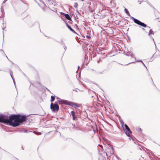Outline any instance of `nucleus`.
Segmentation results:
<instances>
[{
	"mask_svg": "<svg viewBox=\"0 0 160 160\" xmlns=\"http://www.w3.org/2000/svg\"><path fill=\"white\" fill-rule=\"evenodd\" d=\"M27 117L25 115H12L8 119V125L14 127L18 126L20 123L24 122L26 120Z\"/></svg>",
	"mask_w": 160,
	"mask_h": 160,
	"instance_id": "nucleus-1",
	"label": "nucleus"
},
{
	"mask_svg": "<svg viewBox=\"0 0 160 160\" xmlns=\"http://www.w3.org/2000/svg\"><path fill=\"white\" fill-rule=\"evenodd\" d=\"M56 99H59L58 100V102L60 104H64L66 105L71 106L74 108L78 107H79V106L78 104L75 102L66 100L60 99L58 97H57Z\"/></svg>",
	"mask_w": 160,
	"mask_h": 160,
	"instance_id": "nucleus-2",
	"label": "nucleus"
},
{
	"mask_svg": "<svg viewBox=\"0 0 160 160\" xmlns=\"http://www.w3.org/2000/svg\"><path fill=\"white\" fill-rule=\"evenodd\" d=\"M131 17V18H132V20H133V21L135 23H136L137 24H138L140 26H141L143 27H144V28L147 27V28H148V29L150 28V27L147 26L146 24H145L144 23L142 22H141L138 20L137 19L133 17Z\"/></svg>",
	"mask_w": 160,
	"mask_h": 160,
	"instance_id": "nucleus-3",
	"label": "nucleus"
},
{
	"mask_svg": "<svg viewBox=\"0 0 160 160\" xmlns=\"http://www.w3.org/2000/svg\"><path fill=\"white\" fill-rule=\"evenodd\" d=\"M6 116L1 114L0 115V122L8 125V119L6 118Z\"/></svg>",
	"mask_w": 160,
	"mask_h": 160,
	"instance_id": "nucleus-4",
	"label": "nucleus"
},
{
	"mask_svg": "<svg viewBox=\"0 0 160 160\" xmlns=\"http://www.w3.org/2000/svg\"><path fill=\"white\" fill-rule=\"evenodd\" d=\"M50 108L53 112H54L55 111H58L59 107L57 104L55 103L53 104L52 103L50 105Z\"/></svg>",
	"mask_w": 160,
	"mask_h": 160,
	"instance_id": "nucleus-5",
	"label": "nucleus"
},
{
	"mask_svg": "<svg viewBox=\"0 0 160 160\" xmlns=\"http://www.w3.org/2000/svg\"><path fill=\"white\" fill-rule=\"evenodd\" d=\"M124 126L126 129V131H125V132L128 136L129 137L130 134L132 133V132L127 124H125Z\"/></svg>",
	"mask_w": 160,
	"mask_h": 160,
	"instance_id": "nucleus-6",
	"label": "nucleus"
},
{
	"mask_svg": "<svg viewBox=\"0 0 160 160\" xmlns=\"http://www.w3.org/2000/svg\"><path fill=\"white\" fill-rule=\"evenodd\" d=\"M71 114L72 116V119L73 120H76L77 119L76 116L75 114V112L73 111H72L71 112Z\"/></svg>",
	"mask_w": 160,
	"mask_h": 160,
	"instance_id": "nucleus-7",
	"label": "nucleus"
},
{
	"mask_svg": "<svg viewBox=\"0 0 160 160\" xmlns=\"http://www.w3.org/2000/svg\"><path fill=\"white\" fill-rule=\"evenodd\" d=\"M64 22H65L66 25L67 26L68 28L69 29V30L71 31L72 32L74 33H75V31L70 27V26L65 21H64Z\"/></svg>",
	"mask_w": 160,
	"mask_h": 160,
	"instance_id": "nucleus-8",
	"label": "nucleus"
},
{
	"mask_svg": "<svg viewBox=\"0 0 160 160\" xmlns=\"http://www.w3.org/2000/svg\"><path fill=\"white\" fill-rule=\"evenodd\" d=\"M65 17L68 20L72 21V19L68 14H65Z\"/></svg>",
	"mask_w": 160,
	"mask_h": 160,
	"instance_id": "nucleus-9",
	"label": "nucleus"
},
{
	"mask_svg": "<svg viewBox=\"0 0 160 160\" xmlns=\"http://www.w3.org/2000/svg\"><path fill=\"white\" fill-rule=\"evenodd\" d=\"M124 11H125V12L127 14V15H128V16L130 17V15L129 12H128V10H127V9L126 8H125V9H124Z\"/></svg>",
	"mask_w": 160,
	"mask_h": 160,
	"instance_id": "nucleus-10",
	"label": "nucleus"
},
{
	"mask_svg": "<svg viewBox=\"0 0 160 160\" xmlns=\"http://www.w3.org/2000/svg\"><path fill=\"white\" fill-rule=\"evenodd\" d=\"M55 97L53 96H51V100H50V101L51 102H53L55 100Z\"/></svg>",
	"mask_w": 160,
	"mask_h": 160,
	"instance_id": "nucleus-11",
	"label": "nucleus"
},
{
	"mask_svg": "<svg viewBox=\"0 0 160 160\" xmlns=\"http://www.w3.org/2000/svg\"><path fill=\"white\" fill-rule=\"evenodd\" d=\"M153 32L151 29H150L149 30V32L148 35H150L151 34H153Z\"/></svg>",
	"mask_w": 160,
	"mask_h": 160,
	"instance_id": "nucleus-12",
	"label": "nucleus"
},
{
	"mask_svg": "<svg viewBox=\"0 0 160 160\" xmlns=\"http://www.w3.org/2000/svg\"><path fill=\"white\" fill-rule=\"evenodd\" d=\"M73 6L75 8H77L78 6V4L77 2H75L74 3Z\"/></svg>",
	"mask_w": 160,
	"mask_h": 160,
	"instance_id": "nucleus-13",
	"label": "nucleus"
},
{
	"mask_svg": "<svg viewBox=\"0 0 160 160\" xmlns=\"http://www.w3.org/2000/svg\"><path fill=\"white\" fill-rule=\"evenodd\" d=\"M136 62H142V63L144 65V66H145L146 68V67L145 66V65L144 63H143V62L142 61H141V60H138V61H137Z\"/></svg>",
	"mask_w": 160,
	"mask_h": 160,
	"instance_id": "nucleus-14",
	"label": "nucleus"
},
{
	"mask_svg": "<svg viewBox=\"0 0 160 160\" xmlns=\"http://www.w3.org/2000/svg\"><path fill=\"white\" fill-rule=\"evenodd\" d=\"M137 130L138 131H141L142 130L141 129V128H138L137 129Z\"/></svg>",
	"mask_w": 160,
	"mask_h": 160,
	"instance_id": "nucleus-15",
	"label": "nucleus"
},
{
	"mask_svg": "<svg viewBox=\"0 0 160 160\" xmlns=\"http://www.w3.org/2000/svg\"><path fill=\"white\" fill-rule=\"evenodd\" d=\"M86 38H87L89 39H90L91 38V37L89 36H86Z\"/></svg>",
	"mask_w": 160,
	"mask_h": 160,
	"instance_id": "nucleus-16",
	"label": "nucleus"
},
{
	"mask_svg": "<svg viewBox=\"0 0 160 160\" xmlns=\"http://www.w3.org/2000/svg\"><path fill=\"white\" fill-rule=\"evenodd\" d=\"M60 14H61V15H64L65 16V14H65V13L63 12H60Z\"/></svg>",
	"mask_w": 160,
	"mask_h": 160,
	"instance_id": "nucleus-17",
	"label": "nucleus"
},
{
	"mask_svg": "<svg viewBox=\"0 0 160 160\" xmlns=\"http://www.w3.org/2000/svg\"><path fill=\"white\" fill-rule=\"evenodd\" d=\"M10 75H11V77L12 78V79H13V82H14V84H15V81H14V80L13 79V78H12V75H11V74H10Z\"/></svg>",
	"mask_w": 160,
	"mask_h": 160,
	"instance_id": "nucleus-18",
	"label": "nucleus"
},
{
	"mask_svg": "<svg viewBox=\"0 0 160 160\" xmlns=\"http://www.w3.org/2000/svg\"><path fill=\"white\" fill-rule=\"evenodd\" d=\"M24 132H27V130H24Z\"/></svg>",
	"mask_w": 160,
	"mask_h": 160,
	"instance_id": "nucleus-19",
	"label": "nucleus"
},
{
	"mask_svg": "<svg viewBox=\"0 0 160 160\" xmlns=\"http://www.w3.org/2000/svg\"><path fill=\"white\" fill-rule=\"evenodd\" d=\"M66 48H66V47L65 46L64 49H65V50H66Z\"/></svg>",
	"mask_w": 160,
	"mask_h": 160,
	"instance_id": "nucleus-20",
	"label": "nucleus"
},
{
	"mask_svg": "<svg viewBox=\"0 0 160 160\" xmlns=\"http://www.w3.org/2000/svg\"><path fill=\"white\" fill-rule=\"evenodd\" d=\"M142 30H145V29L144 28H142Z\"/></svg>",
	"mask_w": 160,
	"mask_h": 160,
	"instance_id": "nucleus-21",
	"label": "nucleus"
},
{
	"mask_svg": "<svg viewBox=\"0 0 160 160\" xmlns=\"http://www.w3.org/2000/svg\"><path fill=\"white\" fill-rule=\"evenodd\" d=\"M153 40L154 41V40L153 38Z\"/></svg>",
	"mask_w": 160,
	"mask_h": 160,
	"instance_id": "nucleus-22",
	"label": "nucleus"
},
{
	"mask_svg": "<svg viewBox=\"0 0 160 160\" xmlns=\"http://www.w3.org/2000/svg\"><path fill=\"white\" fill-rule=\"evenodd\" d=\"M34 132V133H35V132H34H34Z\"/></svg>",
	"mask_w": 160,
	"mask_h": 160,
	"instance_id": "nucleus-23",
	"label": "nucleus"
},
{
	"mask_svg": "<svg viewBox=\"0 0 160 160\" xmlns=\"http://www.w3.org/2000/svg\"><path fill=\"white\" fill-rule=\"evenodd\" d=\"M48 1H50V0H48Z\"/></svg>",
	"mask_w": 160,
	"mask_h": 160,
	"instance_id": "nucleus-24",
	"label": "nucleus"
}]
</instances>
